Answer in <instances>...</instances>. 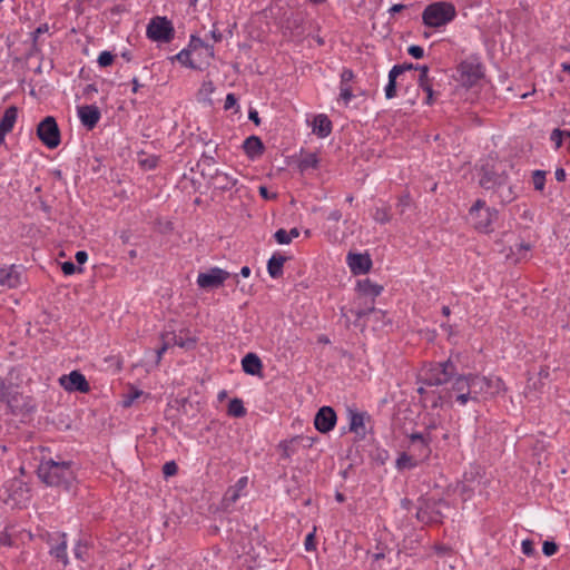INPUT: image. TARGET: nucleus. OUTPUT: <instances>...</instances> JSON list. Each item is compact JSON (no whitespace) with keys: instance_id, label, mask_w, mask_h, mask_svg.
Here are the masks:
<instances>
[{"instance_id":"obj_1","label":"nucleus","mask_w":570,"mask_h":570,"mask_svg":"<svg viewBox=\"0 0 570 570\" xmlns=\"http://www.w3.org/2000/svg\"><path fill=\"white\" fill-rule=\"evenodd\" d=\"M37 474L48 487L61 488L66 491H69L76 481L71 461L42 460L38 465Z\"/></svg>"},{"instance_id":"obj_2","label":"nucleus","mask_w":570,"mask_h":570,"mask_svg":"<svg viewBox=\"0 0 570 570\" xmlns=\"http://www.w3.org/2000/svg\"><path fill=\"white\" fill-rule=\"evenodd\" d=\"M458 375V368L450 356L444 362L431 364V366L421 374V381L429 386H439L449 383Z\"/></svg>"},{"instance_id":"obj_3","label":"nucleus","mask_w":570,"mask_h":570,"mask_svg":"<svg viewBox=\"0 0 570 570\" xmlns=\"http://www.w3.org/2000/svg\"><path fill=\"white\" fill-rule=\"evenodd\" d=\"M456 17L455 7L451 2H433L425 7L422 13L423 23L431 28L448 24Z\"/></svg>"},{"instance_id":"obj_4","label":"nucleus","mask_w":570,"mask_h":570,"mask_svg":"<svg viewBox=\"0 0 570 570\" xmlns=\"http://www.w3.org/2000/svg\"><path fill=\"white\" fill-rule=\"evenodd\" d=\"M499 213L494 208L485 206V202L478 199L469 210L470 224L480 233L493 232V223L498 219Z\"/></svg>"},{"instance_id":"obj_5","label":"nucleus","mask_w":570,"mask_h":570,"mask_svg":"<svg viewBox=\"0 0 570 570\" xmlns=\"http://www.w3.org/2000/svg\"><path fill=\"white\" fill-rule=\"evenodd\" d=\"M504 390V382L500 377L481 376L478 374L472 376V393L476 402L494 397Z\"/></svg>"},{"instance_id":"obj_6","label":"nucleus","mask_w":570,"mask_h":570,"mask_svg":"<svg viewBox=\"0 0 570 570\" xmlns=\"http://www.w3.org/2000/svg\"><path fill=\"white\" fill-rule=\"evenodd\" d=\"M175 29L166 17H155L147 26V37L157 42L168 43L174 39Z\"/></svg>"},{"instance_id":"obj_7","label":"nucleus","mask_w":570,"mask_h":570,"mask_svg":"<svg viewBox=\"0 0 570 570\" xmlns=\"http://www.w3.org/2000/svg\"><path fill=\"white\" fill-rule=\"evenodd\" d=\"M39 140L48 148L53 149L60 145V129L52 116H47L37 126Z\"/></svg>"},{"instance_id":"obj_8","label":"nucleus","mask_w":570,"mask_h":570,"mask_svg":"<svg viewBox=\"0 0 570 570\" xmlns=\"http://www.w3.org/2000/svg\"><path fill=\"white\" fill-rule=\"evenodd\" d=\"M357 288L363 297H371V305L364 308L360 307L354 312L357 318H363L376 312L374 307V298L382 293L383 287L379 284L371 282V279L366 278L357 282Z\"/></svg>"},{"instance_id":"obj_9","label":"nucleus","mask_w":570,"mask_h":570,"mask_svg":"<svg viewBox=\"0 0 570 570\" xmlns=\"http://www.w3.org/2000/svg\"><path fill=\"white\" fill-rule=\"evenodd\" d=\"M458 80L465 87H472L483 77L482 67L475 60H464L458 66Z\"/></svg>"},{"instance_id":"obj_10","label":"nucleus","mask_w":570,"mask_h":570,"mask_svg":"<svg viewBox=\"0 0 570 570\" xmlns=\"http://www.w3.org/2000/svg\"><path fill=\"white\" fill-rule=\"evenodd\" d=\"M230 274L219 267H212L206 273H199L197 276V285L204 289H213L220 287Z\"/></svg>"},{"instance_id":"obj_11","label":"nucleus","mask_w":570,"mask_h":570,"mask_svg":"<svg viewBox=\"0 0 570 570\" xmlns=\"http://www.w3.org/2000/svg\"><path fill=\"white\" fill-rule=\"evenodd\" d=\"M61 386L68 392L88 393L90 385L85 375L79 371H72L68 375H62L59 379Z\"/></svg>"},{"instance_id":"obj_12","label":"nucleus","mask_w":570,"mask_h":570,"mask_svg":"<svg viewBox=\"0 0 570 570\" xmlns=\"http://www.w3.org/2000/svg\"><path fill=\"white\" fill-rule=\"evenodd\" d=\"M472 376L473 374L468 375H456L454 376V381L452 384L451 391H446L443 395H440L438 401L433 403L432 406H438L439 402L441 404L448 403L452 399V393H466V391H472Z\"/></svg>"},{"instance_id":"obj_13","label":"nucleus","mask_w":570,"mask_h":570,"mask_svg":"<svg viewBox=\"0 0 570 570\" xmlns=\"http://www.w3.org/2000/svg\"><path fill=\"white\" fill-rule=\"evenodd\" d=\"M336 413L331 406H322L315 414L314 425L321 433H328L336 423Z\"/></svg>"},{"instance_id":"obj_14","label":"nucleus","mask_w":570,"mask_h":570,"mask_svg":"<svg viewBox=\"0 0 570 570\" xmlns=\"http://www.w3.org/2000/svg\"><path fill=\"white\" fill-rule=\"evenodd\" d=\"M4 403L14 415L28 414L35 410L32 400L29 396L23 395L19 389Z\"/></svg>"},{"instance_id":"obj_15","label":"nucleus","mask_w":570,"mask_h":570,"mask_svg":"<svg viewBox=\"0 0 570 570\" xmlns=\"http://www.w3.org/2000/svg\"><path fill=\"white\" fill-rule=\"evenodd\" d=\"M410 450L414 453L416 459L424 460L431 454V436L430 434L412 433L410 436Z\"/></svg>"},{"instance_id":"obj_16","label":"nucleus","mask_w":570,"mask_h":570,"mask_svg":"<svg viewBox=\"0 0 570 570\" xmlns=\"http://www.w3.org/2000/svg\"><path fill=\"white\" fill-rule=\"evenodd\" d=\"M347 264L354 275H360L371 269L372 259L368 254L348 253Z\"/></svg>"},{"instance_id":"obj_17","label":"nucleus","mask_w":570,"mask_h":570,"mask_svg":"<svg viewBox=\"0 0 570 570\" xmlns=\"http://www.w3.org/2000/svg\"><path fill=\"white\" fill-rule=\"evenodd\" d=\"M505 173H498L489 165L482 166L481 168V177H480V186L484 189H495L500 181L504 180Z\"/></svg>"},{"instance_id":"obj_18","label":"nucleus","mask_w":570,"mask_h":570,"mask_svg":"<svg viewBox=\"0 0 570 570\" xmlns=\"http://www.w3.org/2000/svg\"><path fill=\"white\" fill-rule=\"evenodd\" d=\"M78 116L80 118L81 124L89 130L94 129L98 124L101 114L97 106L95 105H85L78 107Z\"/></svg>"},{"instance_id":"obj_19","label":"nucleus","mask_w":570,"mask_h":570,"mask_svg":"<svg viewBox=\"0 0 570 570\" xmlns=\"http://www.w3.org/2000/svg\"><path fill=\"white\" fill-rule=\"evenodd\" d=\"M350 416V431L360 435L361 438L365 436V419H370V416L365 412H358L356 410H348Z\"/></svg>"},{"instance_id":"obj_20","label":"nucleus","mask_w":570,"mask_h":570,"mask_svg":"<svg viewBox=\"0 0 570 570\" xmlns=\"http://www.w3.org/2000/svg\"><path fill=\"white\" fill-rule=\"evenodd\" d=\"M20 284V273L16 265L0 268V285L8 288H16Z\"/></svg>"},{"instance_id":"obj_21","label":"nucleus","mask_w":570,"mask_h":570,"mask_svg":"<svg viewBox=\"0 0 570 570\" xmlns=\"http://www.w3.org/2000/svg\"><path fill=\"white\" fill-rule=\"evenodd\" d=\"M243 371L249 375H258L262 372L263 363L255 353H247L242 360Z\"/></svg>"},{"instance_id":"obj_22","label":"nucleus","mask_w":570,"mask_h":570,"mask_svg":"<svg viewBox=\"0 0 570 570\" xmlns=\"http://www.w3.org/2000/svg\"><path fill=\"white\" fill-rule=\"evenodd\" d=\"M500 183L501 184L494 189V195L500 203L509 204L515 198L513 187L509 184L507 175L504 176V180Z\"/></svg>"},{"instance_id":"obj_23","label":"nucleus","mask_w":570,"mask_h":570,"mask_svg":"<svg viewBox=\"0 0 570 570\" xmlns=\"http://www.w3.org/2000/svg\"><path fill=\"white\" fill-rule=\"evenodd\" d=\"M313 132L325 138L332 132V121L326 115H317L313 121Z\"/></svg>"},{"instance_id":"obj_24","label":"nucleus","mask_w":570,"mask_h":570,"mask_svg":"<svg viewBox=\"0 0 570 570\" xmlns=\"http://www.w3.org/2000/svg\"><path fill=\"white\" fill-rule=\"evenodd\" d=\"M287 257L278 253L274 254L267 262V271L272 278H278L283 275L284 263Z\"/></svg>"},{"instance_id":"obj_25","label":"nucleus","mask_w":570,"mask_h":570,"mask_svg":"<svg viewBox=\"0 0 570 570\" xmlns=\"http://www.w3.org/2000/svg\"><path fill=\"white\" fill-rule=\"evenodd\" d=\"M243 148L246 155L250 158H255L262 155L264 151V145L261 138L257 136L247 137L243 144Z\"/></svg>"},{"instance_id":"obj_26","label":"nucleus","mask_w":570,"mask_h":570,"mask_svg":"<svg viewBox=\"0 0 570 570\" xmlns=\"http://www.w3.org/2000/svg\"><path fill=\"white\" fill-rule=\"evenodd\" d=\"M59 538L61 541L50 548V554L55 557L57 560L61 561L65 566L68 564V556H67V541L66 533H59Z\"/></svg>"},{"instance_id":"obj_27","label":"nucleus","mask_w":570,"mask_h":570,"mask_svg":"<svg viewBox=\"0 0 570 570\" xmlns=\"http://www.w3.org/2000/svg\"><path fill=\"white\" fill-rule=\"evenodd\" d=\"M17 117L18 108L16 106L8 107L0 119V126L10 132L17 121Z\"/></svg>"},{"instance_id":"obj_28","label":"nucleus","mask_w":570,"mask_h":570,"mask_svg":"<svg viewBox=\"0 0 570 570\" xmlns=\"http://www.w3.org/2000/svg\"><path fill=\"white\" fill-rule=\"evenodd\" d=\"M18 387L10 379L0 376V402H7Z\"/></svg>"},{"instance_id":"obj_29","label":"nucleus","mask_w":570,"mask_h":570,"mask_svg":"<svg viewBox=\"0 0 570 570\" xmlns=\"http://www.w3.org/2000/svg\"><path fill=\"white\" fill-rule=\"evenodd\" d=\"M214 180H215L216 187L222 190H229L237 184V179L229 176L226 173L217 171L214 177Z\"/></svg>"},{"instance_id":"obj_30","label":"nucleus","mask_w":570,"mask_h":570,"mask_svg":"<svg viewBox=\"0 0 570 570\" xmlns=\"http://www.w3.org/2000/svg\"><path fill=\"white\" fill-rule=\"evenodd\" d=\"M373 219L379 224H387L392 220V214H391V207L390 206H383V207H375L372 213Z\"/></svg>"},{"instance_id":"obj_31","label":"nucleus","mask_w":570,"mask_h":570,"mask_svg":"<svg viewBox=\"0 0 570 570\" xmlns=\"http://www.w3.org/2000/svg\"><path fill=\"white\" fill-rule=\"evenodd\" d=\"M299 440V436H295L291 440L282 441L278 444V449L282 451L283 459H289L296 452L295 445L298 443Z\"/></svg>"},{"instance_id":"obj_32","label":"nucleus","mask_w":570,"mask_h":570,"mask_svg":"<svg viewBox=\"0 0 570 570\" xmlns=\"http://www.w3.org/2000/svg\"><path fill=\"white\" fill-rule=\"evenodd\" d=\"M227 414L233 417H243L246 414V409L244 406V403L240 399H233L230 400L228 407H227Z\"/></svg>"},{"instance_id":"obj_33","label":"nucleus","mask_w":570,"mask_h":570,"mask_svg":"<svg viewBox=\"0 0 570 570\" xmlns=\"http://www.w3.org/2000/svg\"><path fill=\"white\" fill-rule=\"evenodd\" d=\"M320 159L315 153H308L304 155L298 161V168L301 171H305L309 168H317Z\"/></svg>"},{"instance_id":"obj_34","label":"nucleus","mask_w":570,"mask_h":570,"mask_svg":"<svg viewBox=\"0 0 570 570\" xmlns=\"http://www.w3.org/2000/svg\"><path fill=\"white\" fill-rule=\"evenodd\" d=\"M417 462L419 459H416L414 454L409 455L406 453H402L396 460V466L400 470L412 469L416 466Z\"/></svg>"},{"instance_id":"obj_35","label":"nucleus","mask_w":570,"mask_h":570,"mask_svg":"<svg viewBox=\"0 0 570 570\" xmlns=\"http://www.w3.org/2000/svg\"><path fill=\"white\" fill-rule=\"evenodd\" d=\"M189 47L193 48L194 50H196L198 48H204V49H206L209 57H214V47L206 43L204 40H202L200 38H198L196 36L190 37Z\"/></svg>"},{"instance_id":"obj_36","label":"nucleus","mask_w":570,"mask_h":570,"mask_svg":"<svg viewBox=\"0 0 570 570\" xmlns=\"http://www.w3.org/2000/svg\"><path fill=\"white\" fill-rule=\"evenodd\" d=\"M438 505L448 507V503L444 500L440 499L439 501H433L432 504H428V509H431L432 513L434 514L430 517V520L434 522H440L441 518L443 517L442 512L439 509H436Z\"/></svg>"},{"instance_id":"obj_37","label":"nucleus","mask_w":570,"mask_h":570,"mask_svg":"<svg viewBox=\"0 0 570 570\" xmlns=\"http://www.w3.org/2000/svg\"><path fill=\"white\" fill-rule=\"evenodd\" d=\"M532 181L535 190H543L546 184V171L534 170L532 174Z\"/></svg>"},{"instance_id":"obj_38","label":"nucleus","mask_w":570,"mask_h":570,"mask_svg":"<svg viewBox=\"0 0 570 570\" xmlns=\"http://www.w3.org/2000/svg\"><path fill=\"white\" fill-rule=\"evenodd\" d=\"M175 59L178 60L183 66L189 67L191 69H196L193 60L190 59V51L187 49H183L175 56Z\"/></svg>"},{"instance_id":"obj_39","label":"nucleus","mask_w":570,"mask_h":570,"mask_svg":"<svg viewBox=\"0 0 570 570\" xmlns=\"http://www.w3.org/2000/svg\"><path fill=\"white\" fill-rule=\"evenodd\" d=\"M567 131L568 130H561L559 128L552 130L550 139L554 142L557 149L562 146L563 137H567Z\"/></svg>"},{"instance_id":"obj_40","label":"nucleus","mask_w":570,"mask_h":570,"mask_svg":"<svg viewBox=\"0 0 570 570\" xmlns=\"http://www.w3.org/2000/svg\"><path fill=\"white\" fill-rule=\"evenodd\" d=\"M115 56L110 51H102L98 56V65L102 68L111 66L114 62Z\"/></svg>"},{"instance_id":"obj_41","label":"nucleus","mask_w":570,"mask_h":570,"mask_svg":"<svg viewBox=\"0 0 570 570\" xmlns=\"http://www.w3.org/2000/svg\"><path fill=\"white\" fill-rule=\"evenodd\" d=\"M411 203L412 199L407 193L399 197L396 208L399 209L400 215L404 214L405 209L411 206Z\"/></svg>"},{"instance_id":"obj_42","label":"nucleus","mask_w":570,"mask_h":570,"mask_svg":"<svg viewBox=\"0 0 570 570\" xmlns=\"http://www.w3.org/2000/svg\"><path fill=\"white\" fill-rule=\"evenodd\" d=\"M419 86H420V88H422L423 91L426 92L425 104L426 105H432L433 104L434 91L432 89L431 80L419 82Z\"/></svg>"},{"instance_id":"obj_43","label":"nucleus","mask_w":570,"mask_h":570,"mask_svg":"<svg viewBox=\"0 0 570 570\" xmlns=\"http://www.w3.org/2000/svg\"><path fill=\"white\" fill-rule=\"evenodd\" d=\"M178 472V466L175 461H168L163 465V473L165 478L174 476Z\"/></svg>"},{"instance_id":"obj_44","label":"nucleus","mask_w":570,"mask_h":570,"mask_svg":"<svg viewBox=\"0 0 570 570\" xmlns=\"http://www.w3.org/2000/svg\"><path fill=\"white\" fill-rule=\"evenodd\" d=\"M275 240L281 245H286L291 243V235H288L287 230L279 228L274 234Z\"/></svg>"},{"instance_id":"obj_45","label":"nucleus","mask_w":570,"mask_h":570,"mask_svg":"<svg viewBox=\"0 0 570 570\" xmlns=\"http://www.w3.org/2000/svg\"><path fill=\"white\" fill-rule=\"evenodd\" d=\"M558 551V546L553 541H544L542 546V552L547 557H551Z\"/></svg>"},{"instance_id":"obj_46","label":"nucleus","mask_w":570,"mask_h":570,"mask_svg":"<svg viewBox=\"0 0 570 570\" xmlns=\"http://www.w3.org/2000/svg\"><path fill=\"white\" fill-rule=\"evenodd\" d=\"M61 269H62L65 275H72L76 272H79V273L82 272L81 267H76V265L72 262H70V261L62 263L61 264Z\"/></svg>"},{"instance_id":"obj_47","label":"nucleus","mask_w":570,"mask_h":570,"mask_svg":"<svg viewBox=\"0 0 570 570\" xmlns=\"http://www.w3.org/2000/svg\"><path fill=\"white\" fill-rule=\"evenodd\" d=\"M456 401L461 405H465L469 401L476 402V399H474L472 391H466V393H456Z\"/></svg>"},{"instance_id":"obj_48","label":"nucleus","mask_w":570,"mask_h":570,"mask_svg":"<svg viewBox=\"0 0 570 570\" xmlns=\"http://www.w3.org/2000/svg\"><path fill=\"white\" fill-rule=\"evenodd\" d=\"M354 79V72L352 69H343L341 73V86H350L348 83Z\"/></svg>"},{"instance_id":"obj_49","label":"nucleus","mask_w":570,"mask_h":570,"mask_svg":"<svg viewBox=\"0 0 570 570\" xmlns=\"http://www.w3.org/2000/svg\"><path fill=\"white\" fill-rule=\"evenodd\" d=\"M396 96V80L389 79V82L385 87V97L387 99H392Z\"/></svg>"},{"instance_id":"obj_50","label":"nucleus","mask_w":570,"mask_h":570,"mask_svg":"<svg viewBox=\"0 0 570 570\" xmlns=\"http://www.w3.org/2000/svg\"><path fill=\"white\" fill-rule=\"evenodd\" d=\"M341 92L340 97L342 100H344L345 105L350 102V100L353 98V92L351 86H341Z\"/></svg>"},{"instance_id":"obj_51","label":"nucleus","mask_w":570,"mask_h":570,"mask_svg":"<svg viewBox=\"0 0 570 570\" xmlns=\"http://www.w3.org/2000/svg\"><path fill=\"white\" fill-rule=\"evenodd\" d=\"M407 52L410 56H412L414 59H421L424 56V49L420 46L412 45L407 48Z\"/></svg>"},{"instance_id":"obj_52","label":"nucleus","mask_w":570,"mask_h":570,"mask_svg":"<svg viewBox=\"0 0 570 570\" xmlns=\"http://www.w3.org/2000/svg\"><path fill=\"white\" fill-rule=\"evenodd\" d=\"M521 548H522V552L528 557L533 556L535 553L534 544L529 539H525L522 541Z\"/></svg>"},{"instance_id":"obj_53","label":"nucleus","mask_w":570,"mask_h":570,"mask_svg":"<svg viewBox=\"0 0 570 570\" xmlns=\"http://www.w3.org/2000/svg\"><path fill=\"white\" fill-rule=\"evenodd\" d=\"M48 31H49L48 23H42L31 33L35 47L37 45V40H38L39 36L47 33Z\"/></svg>"},{"instance_id":"obj_54","label":"nucleus","mask_w":570,"mask_h":570,"mask_svg":"<svg viewBox=\"0 0 570 570\" xmlns=\"http://www.w3.org/2000/svg\"><path fill=\"white\" fill-rule=\"evenodd\" d=\"M415 70L420 71L419 82L431 80L429 78V67L428 66H425V65H423V66L416 65Z\"/></svg>"},{"instance_id":"obj_55","label":"nucleus","mask_w":570,"mask_h":570,"mask_svg":"<svg viewBox=\"0 0 570 570\" xmlns=\"http://www.w3.org/2000/svg\"><path fill=\"white\" fill-rule=\"evenodd\" d=\"M174 344L179 346V347H190V346H194L195 345V340H183L181 337H177L174 335Z\"/></svg>"},{"instance_id":"obj_56","label":"nucleus","mask_w":570,"mask_h":570,"mask_svg":"<svg viewBox=\"0 0 570 570\" xmlns=\"http://www.w3.org/2000/svg\"><path fill=\"white\" fill-rule=\"evenodd\" d=\"M237 104V98L234 94H228L226 99H225V105H224V108L226 110H229L232 108H234V106H236Z\"/></svg>"},{"instance_id":"obj_57","label":"nucleus","mask_w":570,"mask_h":570,"mask_svg":"<svg viewBox=\"0 0 570 570\" xmlns=\"http://www.w3.org/2000/svg\"><path fill=\"white\" fill-rule=\"evenodd\" d=\"M403 72L404 71H403V68L401 67V65H395L389 72V79L396 80L397 77L401 76Z\"/></svg>"},{"instance_id":"obj_58","label":"nucleus","mask_w":570,"mask_h":570,"mask_svg":"<svg viewBox=\"0 0 570 570\" xmlns=\"http://www.w3.org/2000/svg\"><path fill=\"white\" fill-rule=\"evenodd\" d=\"M304 544H305V549L307 551H312V550L315 549V535H314V533H309V534L306 535Z\"/></svg>"},{"instance_id":"obj_59","label":"nucleus","mask_w":570,"mask_h":570,"mask_svg":"<svg viewBox=\"0 0 570 570\" xmlns=\"http://www.w3.org/2000/svg\"><path fill=\"white\" fill-rule=\"evenodd\" d=\"M86 549H87L86 544H82L81 542H78V544L76 546V548L73 550L75 557L77 559L85 560L83 553H85Z\"/></svg>"},{"instance_id":"obj_60","label":"nucleus","mask_w":570,"mask_h":570,"mask_svg":"<svg viewBox=\"0 0 570 570\" xmlns=\"http://www.w3.org/2000/svg\"><path fill=\"white\" fill-rule=\"evenodd\" d=\"M169 343L164 342L163 345L156 351V363L158 364L163 357V354L168 350Z\"/></svg>"},{"instance_id":"obj_61","label":"nucleus","mask_w":570,"mask_h":570,"mask_svg":"<svg viewBox=\"0 0 570 570\" xmlns=\"http://www.w3.org/2000/svg\"><path fill=\"white\" fill-rule=\"evenodd\" d=\"M75 258H76V262L79 264V265H82L87 262L88 259V254L87 252L85 250H78L75 255Z\"/></svg>"},{"instance_id":"obj_62","label":"nucleus","mask_w":570,"mask_h":570,"mask_svg":"<svg viewBox=\"0 0 570 570\" xmlns=\"http://www.w3.org/2000/svg\"><path fill=\"white\" fill-rule=\"evenodd\" d=\"M259 195H261L263 198H265V199H274V198H276V197H277V195H276V194H269V191H268L267 187H265V186H261V187H259Z\"/></svg>"},{"instance_id":"obj_63","label":"nucleus","mask_w":570,"mask_h":570,"mask_svg":"<svg viewBox=\"0 0 570 570\" xmlns=\"http://www.w3.org/2000/svg\"><path fill=\"white\" fill-rule=\"evenodd\" d=\"M11 543H12V542H11V538H10V535H9L7 532L1 531V532H0V544H1V546L9 547V546H11Z\"/></svg>"},{"instance_id":"obj_64","label":"nucleus","mask_w":570,"mask_h":570,"mask_svg":"<svg viewBox=\"0 0 570 570\" xmlns=\"http://www.w3.org/2000/svg\"><path fill=\"white\" fill-rule=\"evenodd\" d=\"M212 38L215 42H220L223 39L222 32L216 28V23L214 24V29L210 32Z\"/></svg>"}]
</instances>
